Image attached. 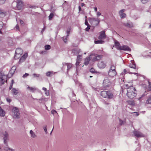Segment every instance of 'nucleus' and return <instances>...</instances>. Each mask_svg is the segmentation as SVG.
Listing matches in <instances>:
<instances>
[{
	"instance_id": "obj_56",
	"label": "nucleus",
	"mask_w": 151,
	"mask_h": 151,
	"mask_svg": "<svg viewBox=\"0 0 151 151\" xmlns=\"http://www.w3.org/2000/svg\"><path fill=\"white\" fill-rule=\"evenodd\" d=\"M101 15V13L99 12H97V16L99 17Z\"/></svg>"
},
{
	"instance_id": "obj_31",
	"label": "nucleus",
	"mask_w": 151,
	"mask_h": 151,
	"mask_svg": "<svg viewBox=\"0 0 151 151\" xmlns=\"http://www.w3.org/2000/svg\"><path fill=\"white\" fill-rule=\"evenodd\" d=\"M146 103L147 104H151V97H150L146 101Z\"/></svg>"
},
{
	"instance_id": "obj_27",
	"label": "nucleus",
	"mask_w": 151,
	"mask_h": 151,
	"mask_svg": "<svg viewBox=\"0 0 151 151\" xmlns=\"http://www.w3.org/2000/svg\"><path fill=\"white\" fill-rule=\"evenodd\" d=\"M27 88L29 90L32 92H34L36 90V88H33L32 87H30L29 86Z\"/></svg>"
},
{
	"instance_id": "obj_35",
	"label": "nucleus",
	"mask_w": 151,
	"mask_h": 151,
	"mask_svg": "<svg viewBox=\"0 0 151 151\" xmlns=\"http://www.w3.org/2000/svg\"><path fill=\"white\" fill-rule=\"evenodd\" d=\"M54 16V14L52 13H51L50 14L49 16V19L50 20H51L52 19V18Z\"/></svg>"
},
{
	"instance_id": "obj_28",
	"label": "nucleus",
	"mask_w": 151,
	"mask_h": 151,
	"mask_svg": "<svg viewBox=\"0 0 151 151\" xmlns=\"http://www.w3.org/2000/svg\"><path fill=\"white\" fill-rule=\"evenodd\" d=\"M109 70L111 71H116L115 66L114 65H111Z\"/></svg>"
},
{
	"instance_id": "obj_5",
	"label": "nucleus",
	"mask_w": 151,
	"mask_h": 151,
	"mask_svg": "<svg viewBox=\"0 0 151 151\" xmlns=\"http://www.w3.org/2000/svg\"><path fill=\"white\" fill-rule=\"evenodd\" d=\"M12 112L14 113L13 117L14 118H18L20 117L19 110L17 108L14 107L12 109Z\"/></svg>"
},
{
	"instance_id": "obj_2",
	"label": "nucleus",
	"mask_w": 151,
	"mask_h": 151,
	"mask_svg": "<svg viewBox=\"0 0 151 151\" xmlns=\"http://www.w3.org/2000/svg\"><path fill=\"white\" fill-rule=\"evenodd\" d=\"M100 95L104 98H106L109 99H113L114 95L110 91H103L101 92Z\"/></svg>"
},
{
	"instance_id": "obj_55",
	"label": "nucleus",
	"mask_w": 151,
	"mask_h": 151,
	"mask_svg": "<svg viewBox=\"0 0 151 151\" xmlns=\"http://www.w3.org/2000/svg\"><path fill=\"white\" fill-rule=\"evenodd\" d=\"M6 100L9 103H10L11 101V100L9 98H6Z\"/></svg>"
},
{
	"instance_id": "obj_61",
	"label": "nucleus",
	"mask_w": 151,
	"mask_h": 151,
	"mask_svg": "<svg viewBox=\"0 0 151 151\" xmlns=\"http://www.w3.org/2000/svg\"><path fill=\"white\" fill-rule=\"evenodd\" d=\"M78 9H79V11H81V6H78Z\"/></svg>"
},
{
	"instance_id": "obj_23",
	"label": "nucleus",
	"mask_w": 151,
	"mask_h": 151,
	"mask_svg": "<svg viewBox=\"0 0 151 151\" xmlns=\"http://www.w3.org/2000/svg\"><path fill=\"white\" fill-rule=\"evenodd\" d=\"M6 12L0 9V17H3L5 15Z\"/></svg>"
},
{
	"instance_id": "obj_18",
	"label": "nucleus",
	"mask_w": 151,
	"mask_h": 151,
	"mask_svg": "<svg viewBox=\"0 0 151 151\" xmlns=\"http://www.w3.org/2000/svg\"><path fill=\"white\" fill-rule=\"evenodd\" d=\"M115 45L116 48L118 50H119L121 46L120 43L117 41H115Z\"/></svg>"
},
{
	"instance_id": "obj_4",
	"label": "nucleus",
	"mask_w": 151,
	"mask_h": 151,
	"mask_svg": "<svg viewBox=\"0 0 151 151\" xmlns=\"http://www.w3.org/2000/svg\"><path fill=\"white\" fill-rule=\"evenodd\" d=\"M89 21L91 25L95 26H97L100 22L99 20L97 18H89Z\"/></svg>"
},
{
	"instance_id": "obj_54",
	"label": "nucleus",
	"mask_w": 151,
	"mask_h": 151,
	"mask_svg": "<svg viewBox=\"0 0 151 151\" xmlns=\"http://www.w3.org/2000/svg\"><path fill=\"white\" fill-rule=\"evenodd\" d=\"M81 56L80 55H78V56H77V59H79V60H81Z\"/></svg>"
},
{
	"instance_id": "obj_51",
	"label": "nucleus",
	"mask_w": 151,
	"mask_h": 151,
	"mask_svg": "<svg viewBox=\"0 0 151 151\" xmlns=\"http://www.w3.org/2000/svg\"><path fill=\"white\" fill-rule=\"evenodd\" d=\"M19 21H20V23L22 25H23L24 24V21L23 20L20 19L19 20Z\"/></svg>"
},
{
	"instance_id": "obj_48",
	"label": "nucleus",
	"mask_w": 151,
	"mask_h": 151,
	"mask_svg": "<svg viewBox=\"0 0 151 151\" xmlns=\"http://www.w3.org/2000/svg\"><path fill=\"white\" fill-rule=\"evenodd\" d=\"M63 40L64 41V42L65 43L67 42V39L66 37H65H65H63Z\"/></svg>"
},
{
	"instance_id": "obj_41",
	"label": "nucleus",
	"mask_w": 151,
	"mask_h": 151,
	"mask_svg": "<svg viewBox=\"0 0 151 151\" xmlns=\"http://www.w3.org/2000/svg\"><path fill=\"white\" fill-rule=\"evenodd\" d=\"M123 72H124V73H122L121 75H120V76H124V74H125L126 73H127V70H126L125 69L124 70V71H123Z\"/></svg>"
},
{
	"instance_id": "obj_60",
	"label": "nucleus",
	"mask_w": 151,
	"mask_h": 151,
	"mask_svg": "<svg viewBox=\"0 0 151 151\" xmlns=\"http://www.w3.org/2000/svg\"><path fill=\"white\" fill-rule=\"evenodd\" d=\"M104 104L105 105H108V104H109V103L106 102V101H105L104 102Z\"/></svg>"
},
{
	"instance_id": "obj_42",
	"label": "nucleus",
	"mask_w": 151,
	"mask_h": 151,
	"mask_svg": "<svg viewBox=\"0 0 151 151\" xmlns=\"http://www.w3.org/2000/svg\"><path fill=\"white\" fill-rule=\"evenodd\" d=\"M80 60H79V59H77V61L76 63V66H78L79 65L80 62Z\"/></svg>"
},
{
	"instance_id": "obj_57",
	"label": "nucleus",
	"mask_w": 151,
	"mask_h": 151,
	"mask_svg": "<svg viewBox=\"0 0 151 151\" xmlns=\"http://www.w3.org/2000/svg\"><path fill=\"white\" fill-rule=\"evenodd\" d=\"M44 130L46 132V133H47V128H46V127H45L44 128Z\"/></svg>"
},
{
	"instance_id": "obj_15",
	"label": "nucleus",
	"mask_w": 151,
	"mask_h": 151,
	"mask_svg": "<svg viewBox=\"0 0 151 151\" xmlns=\"http://www.w3.org/2000/svg\"><path fill=\"white\" fill-rule=\"evenodd\" d=\"M119 50H123L126 51H130V48L127 45H123L121 46Z\"/></svg>"
},
{
	"instance_id": "obj_32",
	"label": "nucleus",
	"mask_w": 151,
	"mask_h": 151,
	"mask_svg": "<svg viewBox=\"0 0 151 151\" xmlns=\"http://www.w3.org/2000/svg\"><path fill=\"white\" fill-rule=\"evenodd\" d=\"M129 67L131 68L136 69V65L134 64H130L129 65Z\"/></svg>"
},
{
	"instance_id": "obj_19",
	"label": "nucleus",
	"mask_w": 151,
	"mask_h": 151,
	"mask_svg": "<svg viewBox=\"0 0 151 151\" xmlns=\"http://www.w3.org/2000/svg\"><path fill=\"white\" fill-rule=\"evenodd\" d=\"M5 115V112L0 107V116H4Z\"/></svg>"
},
{
	"instance_id": "obj_44",
	"label": "nucleus",
	"mask_w": 151,
	"mask_h": 151,
	"mask_svg": "<svg viewBox=\"0 0 151 151\" xmlns=\"http://www.w3.org/2000/svg\"><path fill=\"white\" fill-rule=\"evenodd\" d=\"M70 29H67V37L69 36V34H70Z\"/></svg>"
},
{
	"instance_id": "obj_63",
	"label": "nucleus",
	"mask_w": 151,
	"mask_h": 151,
	"mask_svg": "<svg viewBox=\"0 0 151 151\" xmlns=\"http://www.w3.org/2000/svg\"><path fill=\"white\" fill-rule=\"evenodd\" d=\"M12 84L10 86V87H9V89L10 90L12 88Z\"/></svg>"
},
{
	"instance_id": "obj_16",
	"label": "nucleus",
	"mask_w": 151,
	"mask_h": 151,
	"mask_svg": "<svg viewBox=\"0 0 151 151\" xmlns=\"http://www.w3.org/2000/svg\"><path fill=\"white\" fill-rule=\"evenodd\" d=\"M91 60L90 55L89 57H87L85 60L84 64L87 65Z\"/></svg>"
},
{
	"instance_id": "obj_8",
	"label": "nucleus",
	"mask_w": 151,
	"mask_h": 151,
	"mask_svg": "<svg viewBox=\"0 0 151 151\" xmlns=\"http://www.w3.org/2000/svg\"><path fill=\"white\" fill-rule=\"evenodd\" d=\"M134 135L137 137H144V134L141 132L137 131H133Z\"/></svg>"
},
{
	"instance_id": "obj_39",
	"label": "nucleus",
	"mask_w": 151,
	"mask_h": 151,
	"mask_svg": "<svg viewBox=\"0 0 151 151\" xmlns=\"http://www.w3.org/2000/svg\"><path fill=\"white\" fill-rule=\"evenodd\" d=\"M3 26V22L1 21H0V29H1Z\"/></svg>"
},
{
	"instance_id": "obj_20",
	"label": "nucleus",
	"mask_w": 151,
	"mask_h": 151,
	"mask_svg": "<svg viewBox=\"0 0 151 151\" xmlns=\"http://www.w3.org/2000/svg\"><path fill=\"white\" fill-rule=\"evenodd\" d=\"M16 68V67L15 66H12L10 71V73L12 74H13L15 72Z\"/></svg>"
},
{
	"instance_id": "obj_12",
	"label": "nucleus",
	"mask_w": 151,
	"mask_h": 151,
	"mask_svg": "<svg viewBox=\"0 0 151 151\" xmlns=\"http://www.w3.org/2000/svg\"><path fill=\"white\" fill-rule=\"evenodd\" d=\"M23 4L21 1H19L17 3V6L18 9L20 10L22 8L23 6Z\"/></svg>"
},
{
	"instance_id": "obj_52",
	"label": "nucleus",
	"mask_w": 151,
	"mask_h": 151,
	"mask_svg": "<svg viewBox=\"0 0 151 151\" xmlns=\"http://www.w3.org/2000/svg\"><path fill=\"white\" fill-rule=\"evenodd\" d=\"M45 94L47 96L49 95V91H45Z\"/></svg>"
},
{
	"instance_id": "obj_38",
	"label": "nucleus",
	"mask_w": 151,
	"mask_h": 151,
	"mask_svg": "<svg viewBox=\"0 0 151 151\" xmlns=\"http://www.w3.org/2000/svg\"><path fill=\"white\" fill-rule=\"evenodd\" d=\"M95 69L93 68H91L90 69V72L92 73H96L95 71Z\"/></svg>"
},
{
	"instance_id": "obj_40",
	"label": "nucleus",
	"mask_w": 151,
	"mask_h": 151,
	"mask_svg": "<svg viewBox=\"0 0 151 151\" xmlns=\"http://www.w3.org/2000/svg\"><path fill=\"white\" fill-rule=\"evenodd\" d=\"M91 27V26L90 25H89L88 26V25L87 26V27L86 28V29H85L86 31H89V30L90 29Z\"/></svg>"
},
{
	"instance_id": "obj_37",
	"label": "nucleus",
	"mask_w": 151,
	"mask_h": 151,
	"mask_svg": "<svg viewBox=\"0 0 151 151\" xmlns=\"http://www.w3.org/2000/svg\"><path fill=\"white\" fill-rule=\"evenodd\" d=\"M33 76L34 77H40V75L39 74H37L34 73L33 74Z\"/></svg>"
},
{
	"instance_id": "obj_58",
	"label": "nucleus",
	"mask_w": 151,
	"mask_h": 151,
	"mask_svg": "<svg viewBox=\"0 0 151 151\" xmlns=\"http://www.w3.org/2000/svg\"><path fill=\"white\" fill-rule=\"evenodd\" d=\"M134 113H136V116H137L139 115V114L138 112H134Z\"/></svg>"
},
{
	"instance_id": "obj_46",
	"label": "nucleus",
	"mask_w": 151,
	"mask_h": 151,
	"mask_svg": "<svg viewBox=\"0 0 151 151\" xmlns=\"http://www.w3.org/2000/svg\"><path fill=\"white\" fill-rule=\"evenodd\" d=\"M29 75V74L28 73H25V74L23 76V78H25L26 77H27V76H28Z\"/></svg>"
},
{
	"instance_id": "obj_47",
	"label": "nucleus",
	"mask_w": 151,
	"mask_h": 151,
	"mask_svg": "<svg viewBox=\"0 0 151 151\" xmlns=\"http://www.w3.org/2000/svg\"><path fill=\"white\" fill-rule=\"evenodd\" d=\"M85 24L86 25H87V26H88H88L89 25H90L88 24V22L86 19H85Z\"/></svg>"
},
{
	"instance_id": "obj_45",
	"label": "nucleus",
	"mask_w": 151,
	"mask_h": 151,
	"mask_svg": "<svg viewBox=\"0 0 151 151\" xmlns=\"http://www.w3.org/2000/svg\"><path fill=\"white\" fill-rule=\"evenodd\" d=\"M141 2L143 4L146 3L149 0H141Z\"/></svg>"
},
{
	"instance_id": "obj_21",
	"label": "nucleus",
	"mask_w": 151,
	"mask_h": 151,
	"mask_svg": "<svg viewBox=\"0 0 151 151\" xmlns=\"http://www.w3.org/2000/svg\"><path fill=\"white\" fill-rule=\"evenodd\" d=\"M27 53H25L20 58V60H25L26 58H27Z\"/></svg>"
},
{
	"instance_id": "obj_59",
	"label": "nucleus",
	"mask_w": 151,
	"mask_h": 151,
	"mask_svg": "<svg viewBox=\"0 0 151 151\" xmlns=\"http://www.w3.org/2000/svg\"><path fill=\"white\" fill-rule=\"evenodd\" d=\"M42 89L43 90L45 91H47V88H45V87L43 88Z\"/></svg>"
},
{
	"instance_id": "obj_17",
	"label": "nucleus",
	"mask_w": 151,
	"mask_h": 151,
	"mask_svg": "<svg viewBox=\"0 0 151 151\" xmlns=\"http://www.w3.org/2000/svg\"><path fill=\"white\" fill-rule=\"evenodd\" d=\"M4 137L3 138V139H4V142L5 144H6L7 142L6 141V140L8 138V135L7 133L5 132L4 133Z\"/></svg>"
},
{
	"instance_id": "obj_53",
	"label": "nucleus",
	"mask_w": 151,
	"mask_h": 151,
	"mask_svg": "<svg viewBox=\"0 0 151 151\" xmlns=\"http://www.w3.org/2000/svg\"><path fill=\"white\" fill-rule=\"evenodd\" d=\"M15 28L16 29V30H19V25L18 24H17L16 27H15Z\"/></svg>"
},
{
	"instance_id": "obj_6",
	"label": "nucleus",
	"mask_w": 151,
	"mask_h": 151,
	"mask_svg": "<svg viewBox=\"0 0 151 151\" xmlns=\"http://www.w3.org/2000/svg\"><path fill=\"white\" fill-rule=\"evenodd\" d=\"M97 66L99 68L103 69L106 66V63L104 61H99L98 62Z\"/></svg>"
},
{
	"instance_id": "obj_30",
	"label": "nucleus",
	"mask_w": 151,
	"mask_h": 151,
	"mask_svg": "<svg viewBox=\"0 0 151 151\" xmlns=\"http://www.w3.org/2000/svg\"><path fill=\"white\" fill-rule=\"evenodd\" d=\"M66 65H67L68 67V69H70L72 67V64L70 63H66Z\"/></svg>"
},
{
	"instance_id": "obj_43",
	"label": "nucleus",
	"mask_w": 151,
	"mask_h": 151,
	"mask_svg": "<svg viewBox=\"0 0 151 151\" xmlns=\"http://www.w3.org/2000/svg\"><path fill=\"white\" fill-rule=\"evenodd\" d=\"M6 0H0V4H4Z\"/></svg>"
},
{
	"instance_id": "obj_34",
	"label": "nucleus",
	"mask_w": 151,
	"mask_h": 151,
	"mask_svg": "<svg viewBox=\"0 0 151 151\" xmlns=\"http://www.w3.org/2000/svg\"><path fill=\"white\" fill-rule=\"evenodd\" d=\"M51 48V47L49 45H46L45 46V49L46 50H48L50 49Z\"/></svg>"
},
{
	"instance_id": "obj_14",
	"label": "nucleus",
	"mask_w": 151,
	"mask_h": 151,
	"mask_svg": "<svg viewBox=\"0 0 151 151\" xmlns=\"http://www.w3.org/2000/svg\"><path fill=\"white\" fill-rule=\"evenodd\" d=\"M125 11V10L124 9H122L119 12V15L122 18H125L126 16V14L124 13Z\"/></svg>"
},
{
	"instance_id": "obj_3",
	"label": "nucleus",
	"mask_w": 151,
	"mask_h": 151,
	"mask_svg": "<svg viewBox=\"0 0 151 151\" xmlns=\"http://www.w3.org/2000/svg\"><path fill=\"white\" fill-rule=\"evenodd\" d=\"M91 60L93 62H96L100 60L102 57L101 55H98L95 54H92L90 55Z\"/></svg>"
},
{
	"instance_id": "obj_25",
	"label": "nucleus",
	"mask_w": 151,
	"mask_h": 151,
	"mask_svg": "<svg viewBox=\"0 0 151 151\" xmlns=\"http://www.w3.org/2000/svg\"><path fill=\"white\" fill-rule=\"evenodd\" d=\"M12 93L14 95H16L18 93V91L16 89L13 88L12 90Z\"/></svg>"
},
{
	"instance_id": "obj_11",
	"label": "nucleus",
	"mask_w": 151,
	"mask_h": 151,
	"mask_svg": "<svg viewBox=\"0 0 151 151\" xmlns=\"http://www.w3.org/2000/svg\"><path fill=\"white\" fill-rule=\"evenodd\" d=\"M108 74L109 77L113 78L116 75L117 73L116 71L109 70L108 72Z\"/></svg>"
},
{
	"instance_id": "obj_49",
	"label": "nucleus",
	"mask_w": 151,
	"mask_h": 151,
	"mask_svg": "<svg viewBox=\"0 0 151 151\" xmlns=\"http://www.w3.org/2000/svg\"><path fill=\"white\" fill-rule=\"evenodd\" d=\"M51 113L53 114H54L55 113H56L57 111L55 110H52L51 111Z\"/></svg>"
},
{
	"instance_id": "obj_1",
	"label": "nucleus",
	"mask_w": 151,
	"mask_h": 151,
	"mask_svg": "<svg viewBox=\"0 0 151 151\" xmlns=\"http://www.w3.org/2000/svg\"><path fill=\"white\" fill-rule=\"evenodd\" d=\"M127 95L129 99H132L137 95L136 89L133 86H130L127 88Z\"/></svg>"
},
{
	"instance_id": "obj_33",
	"label": "nucleus",
	"mask_w": 151,
	"mask_h": 151,
	"mask_svg": "<svg viewBox=\"0 0 151 151\" xmlns=\"http://www.w3.org/2000/svg\"><path fill=\"white\" fill-rule=\"evenodd\" d=\"M30 133L31 134V136L33 137L34 138L36 137V135L34 132L32 130H30Z\"/></svg>"
},
{
	"instance_id": "obj_24",
	"label": "nucleus",
	"mask_w": 151,
	"mask_h": 151,
	"mask_svg": "<svg viewBox=\"0 0 151 151\" xmlns=\"http://www.w3.org/2000/svg\"><path fill=\"white\" fill-rule=\"evenodd\" d=\"M95 43L96 44H103L104 42V41L101 40H98L96 41H95Z\"/></svg>"
},
{
	"instance_id": "obj_10",
	"label": "nucleus",
	"mask_w": 151,
	"mask_h": 151,
	"mask_svg": "<svg viewBox=\"0 0 151 151\" xmlns=\"http://www.w3.org/2000/svg\"><path fill=\"white\" fill-rule=\"evenodd\" d=\"M7 76L4 75L2 76L0 78V82L2 84H4V83L6 82Z\"/></svg>"
},
{
	"instance_id": "obj_36",
	"label": "nucleus",
	"mask_w": 151,
	"mask_h": 151,
	"mask_svg": "<svg viewBox=\"0 0 151 151\" xmlns=\"http://www.w3.org/2000/svg\"><path fill=\"white\" fill-rule=\"evenodd\" d=\"M21 56L18 55V54H16V53H15L14 58L15 59H17L18 58H19Z\"/></svg>"
},
{
	"instance_id": "obj_7",
	"label": "nucleus",
	"mask_w": 151,
	"mask_h": 151,
	"mask_svg": "<svg viewBox=\"0 0 151 151\" xmlns=\"http://www.w3.org/2000/svg\"><path fill=\"white\" fill-rule=\"evenodd\" d=\"M111 84V83L108 78H106L104 80L103 85L105 87H107L110 86Z\"/></svg>"
},
{
	"instance_id": "obj_64",
	"label": "nucleus",
	"mask_w": 151,
	"mask_h": 151,
	"mask_svg": "<svg viewBox=\"0 0 151 151\" xmlns=\"http://www.w3.org/2000/svg\"><path fill=\"white\" fill-rule=\"evenodd\" d=\"M85 5V4L84 3H82L81 4V6H83Z\"/></svg>"
},
{
	"instance_id": "obj_50",
	"label": "nucleus",
	"mask_w": 151,
	"mask_h": 151,
	"mask_svg": "<svg viewBox=\"0 0 151 151\" xmlns=\"http://www.w3.org/2000/svg\"><path fill=\"white\" fill-rule=\"evenodd\" d=\"M10 150V149L9 148H4V150ZM11 151H14L13 149H11Z\"/></svg>"
},
{
	"instance_id": "obj_62",
	"label": "nucleus",
	"mask_w": 151,
	"mask_h": 151,
	"mask_svg": "<svg viewBox=\"0 0 151 151\" xmlns=\"http://www.w3.org/2000/svg\"><path fill=\"white\" fill-rule=\"evenodd\" d=\"M94 10L95 11V12H97V7H95L94 8Z\"/></svg>"
},
{
	"instance_id": "obj_9",
	"label": "nucleus",
	"mask_w": 151,
	"mask_h": 151,
	"mask_svg": "<svg viewBox=\"0 0 151 151\" xmlns=\"http://www.w3.org/2000/svg\"><path fill=\"white\" fill-rule=\"evenodd\" d=\"M106 36L105 34V31L103 30L99 33V35L98 38L99 40L104 39L106 38Z\"/></svg>"
},
{
	"instance_id": "obj_29",
	"label": "nucleus",
	"mask_w": 151,
	"mask_h": 151,
	"mask_svg": "<svg viewBox=\"0 0 151 151\" xmlns=\"http://www.w3.org/2000/svg\"><path fill=\"white\" fill-rule=\"evenodd\" d=\"M149 85L148 86V88L147 90V91H151V83L149 81H148Z\"/></svg>"
},
{
	"instance_id": "obj_22",
	"label": "nucleus",
	"mask_w": 151,
	"mask_h": 151,
	"mask_svg": "<svg viewBox=\"0 0 151 151\" xmlns=\"http://www.w3.org/2000/svg\"><path fill=\"white\" fill-rule=\"evenodd\" d=\"M127 102L128 104L131 106H134L135 105V103L134 101H127Z\"/></svg>"
},
{
	"instance_id": "obj_13",
	"label": "nucleus",
	"mask_w": 151,
	"mask_h": 151,
	"mask_svg": "<svg viewBox=\"0 0 151 151\" xmlns=\"http://www.w3.org/2000/svg\"><path fill=\"white\" fill-rule=\"evenodd\" d=\"M15 53L18 54V55L21 56L23 53V50L21 48H17L16 50Z\"/></svg>"
},
{
	"instance_id": "obj_26",
	"label": "nucleus",
	"mask_w": 151,
	"mask_h": 151,
	"mask_svg": "<svg viewBox=\"0 0 151 151\" xmlns=\"http://www.w3.org/2000/svg\"><path fill=\"white\" fill-rule=\"evenodd\" d=\"M54 74V72L53 71H48L46 73L47 76L50 77Z\"/></svg>"
}]
</instances>
